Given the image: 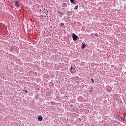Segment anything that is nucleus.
Instances as JSON below:
<instances>
[{"label":"nucleus","mask_w":126,"mask_h":126,"mask_svg":"<svg viewBox=\"0 0 126 126\" xmlns=\"http://www.w3.org/2000/svg\"><path fill=\"white\" fill-rule=\"evenodd\" d=\"M72 38H73V40H74V41H76L77 40V39H78V36L75 34H73Z\"/></svg>","instance_id":"1"},{"label":"nucleus","mask_w":126,"mask_h":126,"mask_svg":"<svg viewBox=\"0 0 126 126\" xmlns=\"http://www.w3.org/2000/svg\"><path fill=\"white\" fill-rule=\"evenodd\" d=\"M71 73H74L76 71L75 68L72 67V66H71V69H70Z\"/></svg>","instance_id":"2"},{"label":"nucleus","mask_w":126,"mask_h":126,"mask_svg":"<svg viewBox=\"0 0 126 126\" xmlns=\"http://www.w3.org/2000/svg\"><path fill=\"white\" fill-rule=\"evenodd\" d=\"M42 120H43V117H42V116H39L38 117V121H39V122H41Z\"/></svg>","instance_id":"3"},{"label":"nucleus","mask_w":126,"mask_h":126,"mask_svg":"<svg viewBox=\"0 0 126 126\" xmlns=\"http://www.w3.org/2000/svg\"><path fill=\"white\" fill-rule=\"evenodd\" d=\"M15 5L16 7H19V4H18V3L17 2H16L15 3Z\"/></svg>","instance_id":"4"},{"label":"nucleus","mask_w":126,"mask_h":126,"mask_svg":"<svg viewBox=\"0 0 126 126\" xmlns=\"http://www.w3.org/2000/svg\"><path fill=\"white\" fill-rule=\"evenodd\" d=\"M119 118H120V119H121L122 121H125V119L124 118H123V117L121 116V117H120Z\"/></svg>","instance_id":"5"},{"label":"nucleus","mask_w":126,"mask_h":126,"mask_svg":"<svg viewBox=\"0 0 126 126\" xmlns=\"http://www.w3.org/2000/svg\"><path fill=\"white\" fill-rule=\"evenodd\" d=\"M23 91L24 92H25V93H28V91H27L26 89H24Z\"/></svg>","instance_id":"6"},{"label":"nucleus","mask_w":126,"mask_h":126,"mask_svg":"<svg viewBox=\"0 0 126 126\" xmlns=\"http://www.w3.org/2000/svg\"><path fill=\"white\" fill-rule=\"evenodd\" d=\"M60 25L61 26H62V27H63V25H64V24H63V23H61Z\"/></svg>","instance_id":"7"},{"label":"nucleus","mask_w":126,"mask_h":126,"mask_svg":"<svg viewBox=\"0 0 126 126\" xmlns=\"http://www.w3.org/2000/svg\"><path fill=\"white\" fill-rule=\"evenodd\" d=\"M91 80L92 83H94V79L93 78H91Z\"/></svg>","instance_id":"8"},{"label":"nucleus","mask_w":126,"mask_h":126,"mask_svg":"<svg viewBox=\"0 0 126 126\" xmlns=\"http://www.w3.org/2000/svg\"><path fill=\"white\" fill-rule=\"evenodd\" d=\"M71 3H74V0H70Z\"/></svg>","instance_id":"9"},{"label":"nucleus","mask_w":126,"mask_h":126,"mask_svg":"<svg viewBox=\"0 0 126 126\" xmlns=\"http://www.w3.org/2000/svg\"><path fill=\"white\" fill-rule=\"evenodd\" d=\"M85 48V44L82 45V49H84Z\"/></svg>","instance_id":"10"},{"label":"nucleus","mask_w":126,"mask_h":126,"mask_svg":"<svg viewBox=\"0 0 126 126\" xmlns=\"http://www.w3.org/2000/svg\"><path fill=\"white\" fill-rule=\"evenodd\" d=\"M77 8H78V5H77L74 7V9H77Z\"/></svg>","instance_id":"11"},{"label":"nucleus","mask_w":126,"mask_h":126,"mask_svg":"<svg viewBox=\"0 0 126 126\" xmlns=\"http://www.w3.org/2000/svg\"><path fill=\"white\" fill-rule=\"evenodd\" d=\"M70 107H73V105L72 104L70 105Z\"/></svg>","instance_id":"12"},{"label":"nucleus","mask_w":126,"mask_h":126,"mask_svg":"<svg viewBox=\"0 0 126 126\" xmlns=\"http://www.w3.org/2000/svg\"><path fill=\"white\" fill-rule=\"evenodd\" d=\"M64 4H65V5H66V3H65Z\"/></svg>","instance_id":"13"}]
</instances>
